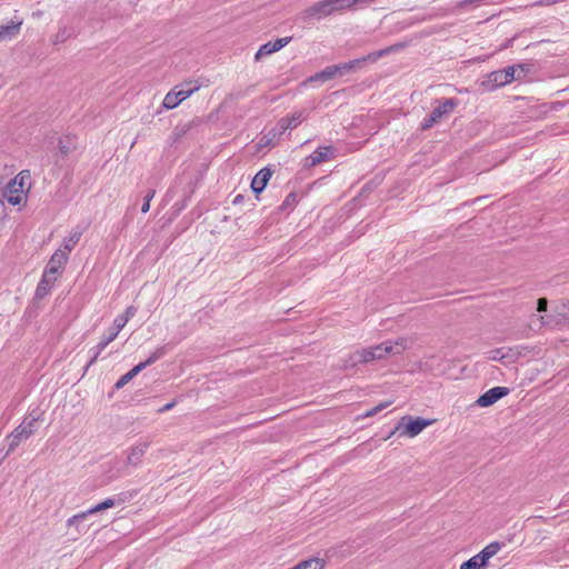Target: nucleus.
Instances as JSON below:
<instances>
[{"mask_svg": "<svg viewBox=\"0 0 569 569\" xmlns=\"http://www.w3.org/2000/svg\"><path fill=\"white\" fill-rule=\"evenodd\" d=\"M410 345L411 341L409 338L400 337L395 341L388 340L376 346L366 347L350 353L345 360L343 367L346 369L353 368L361 363L386 359L389 355H400L407 350Z\"/></svg>", "mask_w": 569, "mask_h": 569, "instance_id": "nucleus-1", "label": "nucleus"}, {"mask_svg": "<svg viewBox=\"0 0 569 569\" xmlns=\"http://www.w3.org/2000/svg\"><path fill=\"white\" fill-rule=\"evenodd\" d=\"M30 187V172L28 170L20 171L2 190L0 200L11 206H21L27 202Z\"/></svg>", "mask_w": 569, "mask_h": 569, "instance_id": "nucleus-2", "label": "nucleus"}, {"mask_svg": "<svg viewBox=\"0 0 569 569\" xmlns=\"http://www.w3.org/2000/svg\"><path fill=\"white\" fill-rule=\"evenodd\" d=\"M43 413L36 409L30 411L22 422L6 438L8 450L6 455H9L16 450V448L30 436H32L42 420Z\"/></svg>", "mask_w": 569, "mask_h": 569, "instance_id": "nucleus-3", "label": "nucleus"}, {"mask_svg": "<svg viewBox=\"0 0 569 569\" xmlns=\"http://www.w3.org/2000/svg\"><path fill=\"white\" fill-rule=\"evenodd\" d=\"M350 8V0H322L306 10L308 17L322 18Z\"/></svg>", "mask_w": 569, "mask_h": 569, "instance_id": "nucleus-4", "label": "nucleus"}, {"mask_svg": "<svg viewBox=\"0 0 569 569\" xmlns=\"http://www.w3.org/2000/svg\"><path fill=\"white\" fill-rule=\"evenodd\" d=\"M501 549L499 542H491L486 546L479 553L465 561L459 569H482L490 558L496 556Z\"/></svg>", "mask_w": 569, "mask_h": 569, "instance_id": "nucleus-5", "label": "nucleus"}, {"mask_svg": "<svg viewBox=\"0 0 569 569\" xmlns=\"http://www.w3.org/2000/svg\"><path fill=\"white\" fill-rule=\"evenodd\" d=\"M69 256H67V251L56 250L49 260L42 278V283H50L57 280L56 274L60 273L67 261Z\"/></svg>", "mask_w": 569, "mask_h": 569, "instance_id": "nucleus-6", "label": "nucleus"}, {"mask_svg": "<svg viewBox=\"0 0 569 569\" xmlns=\"http://www.w3.org/2000/svg\"><path fill=\"white\" fill-rule=\"evenodd\" d=\"M166 355V348L164 347H160L158 349H156L150 356L149 358L143 361V362H140L138 363L137 366H134L131 370H129L126 375H123L114 385V387L117 389H121L123 388L131 379H133L138 373H140L144 368H147L148 366L154 363L156 361H158L160 358H162L163 356Z\"/></svg>", "mask_w": 569, "mask_h": 569, "instance_id": "nucleus-7", "label": "nucleus"}, {"mask_svg": "<svg viewBox=\"0 0 569 569\" xmlns=\"http://www.w3.org/2000/svg\"><path fill=\"white\" fill-rule=\"evenodd\" d=\"M457 106L458 101L456 99L449 98L442 100L435 108L431 114L422 121L421 128L423 130L431 128L435 123L439 122L443 117L450 114Z\"/></svg>", "mask_w": 569, "mask_h": 569, "instance_id": "nucleus-8", "label": "nucleus"}, {"mask_svg": "<svg viewBox=\"0 0 569 569\" xmlns=\"http://www.w3.org/2000/svg\"><path fill=\"white\" fill-rule=\"evenodd\" d=\"M199 87L194 86L191 89L188 90H177V87L170 90L163 99L162 106L167 110L174 109L178 107L182 101L188 99L193 92L198 91Z\"/></svg>", "mask_w": 569, "mask_h": 569, "instance_id": "nucleus-9", "label": "nucleus"}, {"mask_svg": "<svg viewBox=\"0 0 569 569\" xmlns=\"http://www.w3.org/2000/svg\"><path fill=\"white\" fill-rule=\"evenodd\" d=\"M119 501H121V500L119 499ZM117 502H118V500H116L114 498H107L106 500L93 506L92 508L88 509L87 511H83V512L72 516L71 518L68 519L67 525L76 526V525H78L79 521L84 520L89 515H93V513L100 512L102 510L113 508L117 505Z\"/></svg>", "mask_w": 569, "mask_h": 569, "instance_id": "nucleus-10", "label": "nucleus"}, {"mask_svg": "<svg viewBox=\"0 0 569 569\" xmlns=\"http://www.w3.org/2000/svg\"><path fill=\"white\" fill-rule=\"evenodd\" d=\"M508 392L509 390L506 387L491 388L477 399L476 405L481 408L489 407L496 403L502 397L507 396Z\"/></svg>", "mask_w": 569, "mask_h": 569, "instance_id": "nucleus-11", "label": "nucleus"}, {"mask_svg": "<svg viewBox=\"0 0 569 569\" xmlns=\"http://www.w3.org/2000/svg\"><path fill=\"white\" fill-rule=\"evenodd\" d=\"M290 40H291L290 37H286V38H279L274 41H269V42L262 44L256 53V60H260L262 57H266L273 52L279 51L284 46H287L290 42Z\"/></svg>", "mask_w": 569, "mask_h": 569, "instance_id": "nucleus-12", "label": "nucleus"}, {"mask_svg": "<svg viewBox=\"0 0 569 569\" xmlns=\"http://www.w3.org/2000/svg\"><path fill=\"white\" fill-rule=\"evenodd\" d=\"M406 420H408V421L405 425L403 433H406L407 436H409L411 438L418 436L425 428H427L430 425V421H428L423 418L412 419L410 417H403L402 422Z\"/></svg>", "mask_w": 569, "mask_h": 569, "instance_id": "nucleus-13", "label": "nucleus"}, {"mask_svg": "<svg viewBox=\"0 0 569 569\" xmlns=\"http://www.w3.org/2000/svg\"><path fill=\"white\" fill-rule=\"evenodd\" d=\"M102 467L106 473L104 483H110L111 481L124 476L123 465L118 459H112L106 462Z\"/></svg>", "mask_w": 569, "mask_h": 569, "instance_id": "nucleus-14", "label": "nucleus"}, {"mask_svg": "<svg viewBox=\"0 0 569 569\" xmlns=\"http://www.w3.org/2000/svg\"><path fill=\"white\" fill-rule=\"evenodd\" d=\"M306 119L305 111H296L290 116L281 118L278 122L280 133H283L288 129H295Z\"/></svg>", "mask_w": 569, "mask_h": 569, "instance_id": "nucleus-15", "label": "nucleus"}, {"mask_svg": "<svg viewBox=\"0 0 569 569\" xmlns=\"http://www.w3.org/2000/svg\"><path fill=\"white\" fill-rule=\"evenodd\" d=\"M149 448L148 442H139L132 446L127 453V463L131 466H137L140 463L142 457L147 452Z\"/></svg>", "mask_w": 569, "mask_h": 569, "instance_id": "nucleus-16", "label": "nucleus"}, {"mask_svg": "<svg viewBox=\"0 0 569 569\" xmlns=\"http://www.w3.org/2000/svg\"><path fill=\"white\" fill-rule=\"evenodd\" d=\"M272 176V171L269 168H263L257 172L251 181V189L256 193H260L263 191L266 186L268 184L270 178Z\"/></svg>", "mask_w": 569, "mask_h": 569, "instance_id": "nucleus-17", "label": "nucleus"}, {"mask_svg": "<svg viewBox=\"0 0 569 569\" xmlns=\"http://www.w3.org/2000/svg\"><path fill=\"white\" fill-rule=\"evenodd\" d=\"M332 152L333 149L330 146L317 148L308 158L309 164L313 167L326 161Z\"/></svg>", "mask_w": 569, "mask_h": 569, "instance_id": "nucleus-18", "label": "nucleus"}, {"mask_svg": "<svg viewBox=\"0 0 569 569\" xmlns=\"http://www.w3.org/2000/svg\"><path fill=\"white\" fill-rule=\"evenodd\" d=\"M82 231L80 230L71 231L70 234L67 238H64L62 247H60L58 250L67 251V256H69V253L72 251L76 244L80 241Z\"/></svg>", "mask_w": 569, "mask_h": 569, "instance_id": "nucleus-19", "label": "nucleus"}, {"mask_svg": "<svg viewBox=\"0 0 569 569\" xmlns=\"http://www.w3.org/2000/svg\"><path fill=\"white\" fill-rule=\"evenodd\" d=\"M114 339V336L110 335L109 331H107V333L101 338L98 345L92 349L93 356L90 363H93L98 359L99 355L106 349V347Z\"/></svg>", "mask_w": 569, "mask_h": 569, "instance_id": "nucleus-20", "label": "nucleus"}, {"mask_svg": "<svg viewBox=\"0 0 569 569\" xmlns=\"http://www.w3.org/2000/svg\"><path fill=\"white\" fill-rule=\"evenodd\" d=\"M21 22L0 26V41L12 39L19 33Z\"/></svg>", "mask_w": 569, "mask_h": 569, "instance_id": "nucleus-21", "label": "nucleus"}, {"mask_svg": "<svg viewBox=\"0 0 569 569\" xmlns=\"http://www.w3.org/2000/svg\"><path fill=\"white\" fill-rule=\"evenodd\" d=\"M325 568V561L320 558H310L300 561L295 567L290 569H323Z\"/></svg>", "mask_w": 569, "mask_h": 569, "instance_id": "nucleus-22", "label": "nucleus"}, {"mask_svg": "<svg viewBox=\"0 0 569 569\" xmlns=\"http://www.w3.org/2000/svg\"><path fill=\"white\" fill-rule=\"evenodd\" d=\"M392 50V48H386V49H382V50H379L377 52H372V53H369L367 57L360 59V60H355L353 62L350 63V68H352L355 64H359L360 62H365V61H371V62H376L379 58H381L382 56L389 53L390 51Z\"/></svg>", "mask_w": 569, "mask_h": 569, "instance_id": "nucleus-23", "label": "nucleus"}, {"mask_svg": "<svg viewBox=\"0 0 569 569\" xmlns=\"http://www.w3.org/2000/svg\"><path fill=\"white\" fill-rule=\"evenodd\" d=\"M509 349L506 348H497L493 350H490L487 353V359L491 361H503L509 356Z\"/></svg>", "mask_w": 569, "mask_h": 569, "instance_id": "nucleus-24", "label": "nucleus"}, {"mask_svg": "<svg viewBox=\"0 0 569 569\" xmlns=\"http://www.w3.org/2000/svg\"><path fill=\"white\" fill-rule=\"evenodd\" d=\"M489 80L493 82L496 86L501 87L508 84L507 77L503 74L501 70L491 72L489 74Z\"/></svg>", "mask_w": 569, "mask_h": 569, "instance_id": "nucleus-25", "label": "nucleus"}, {"mask_svg": "<svg viewBox=\"0 0 569 569\" xmlns=\"http://www.w3.org/2000/svg\"><path fill=\"white\" fill-rule=\"evenodd\" d=\"M390 405H391V401L381 402L378 406H376L372 409L365 412L363 417H366V418L372 417V416L377 415L378 412L382 411L383 409H386L387 407H389Z\"/></svg>", "mask_w": 569, "mask_h": 569, "instance_id": "nucleus-26", "label": "nucleus"}, {"mask_svg": "<svg viewBox=\"0 0 569 569\" xmlns=\"http://www.w3.org/2000/svg\"><path fill=\"white\" fill-rule=\"evenodd\" d=\"M153 196H154V190H150L148 192L146 199H144V202H143L142 207H141V211L143 213H147L149 211V209H150V201L153 198Z\"/></svg>", "mask_w": 569, "mask_h": 569, "instance_id": "nucleus-27", "label": "nucleus"}, {"mask_svg": "<svg viewBox=\"0 0 569 569\" xmlns=\"http://www.w3.org/2000/svg\"><path fill=\"white\" fill-rule=\"evenodd\" d=\"M49 295V287H37L34 299H42Z\"/></svg>", "mask_w": 569, "mask_h": 569, "instance_id": "nucleus-28", "label": "nucleus"}, {"mask_svg": "<svg viewBox=\"0 0 569 569\" xmlns=\"http://www.w3.org/2000/svg\"><path fill=\"white\" fill-rule=\"evenodd\" d=\"M127 323V318H123L121 315L117 316L116 319L113 320V326L120 328L121 330L124 328Z\"/></svg>", "mask_w": 569, "mask_h": 569, "instance_id": "nucleus-29", "label": "nucleus"}, {"mask_svg": "<svg viewBox=\"0 0 569 569\" xmlns=\"http://www.w3.org/2000/svg\"><path fill=\"white\" fill-rule=\"evenodd\" d=\"M137 309L133 306H130L126 309V311L121 315L123 318H127L129 321L132 317H134Z\"/></svg>", "mask_w": 569, "mask_h": 569, "instance_id": "nucleus-30", "label": "nucleus"}, {"mask_svg": "<svg viewBox=\"0 0 569 569\" xmlns=\"http://www.w3.org/2000/svg\"><path fill=\"white\" fill-rule=\"evenodd\" d=\"M335 72H336V70L330 68L328 70L322 71L320 74L317 76V78H320L322 80H328L335 74Z\"/></svg>", "mask_w": 569, "mask_h": 569, "instance_id": "nucleus-31", "label": "nucleus"}, {"mask_svg": "<svg viewBox=\"0 0 569 569\" xmlns=\"http://www.w3.org/2000/svg\"><path fill=\"white\" fill-rule=\"evenodd\" d=\"M503 74L507 77V81L510 83L515 79V68L509 67L505 70H501Z\"/></svg>", "mask_w": 569, "mask_h": 569, "instance_id": "nucleus-32", "label": "nucleus"}, {"mask_svg": "<svg viewBox=\"0 0 569 569\" xmlns=\"http://www.w3.org/2000/svg\"><path fill=\"white\" fill-rule=\"evenodd\" d=\"M547 306H548V301L546 298H540L538 300V307H537V310L539 312H542V311H546L547 310Z\"/></svg>", "mask_w": 569, "mask_h": 569, "instance_id": "nucleus-33", "label": "nucleus"}, {"mask_svg": "<svg viewBox=\"0 0 569 569\" xmlns=\"http://www.w3.org/2000/svg\"><path fill=\"white\" fill-rule=\"evenodd\" d=\"M174 406H176V401L169 402V403L164 405L163 407H161L160 409H158V412L159 413L167 412V411L171 410Z\"/></svg>", "mask_w": 569, "mask_h": 569, "instance_id": "nucleus-34", "label": "nucleus"}, {"mask_svg": "<svg viewBox=\"0 0 569 569\" xmlns=\"http://www.w3.org/2000/svg\"><path fill=\"white\" fill-rule=\"evenodd\" d=\"M108 331L110 335H113L114 338H117L121 329L112 325V327Z\"/></svg>", "mask_w": 569, "mask_h": 569, "instance_id": "nucleus-35", "label": "nucleus"}, {"mask_svg": "<svg viewBox=\"0 0 569 569\" xmlns=\"http://www.w3.org/2000/svg\"><path fill=\"white\" fill-rule=\"evenodd\" d=\"M549 325H550V322L548 320H545V317L540 318V326L539 327L549 326Z\"/></svg>", "mask_w": 569, "mask_h": 569, "instance_id": "nucleus-36", "label": "nucleus"}, {"mask_svg": "<svg viewBox=\"0 0 569 569\" xmlns=\"http://www.w3.org/2000/svg\"><path fill=\"white\" fill-rule=\"evenodd\" d=\"M556 3V0H545V1H540V4H545V6H549V4H553Z\"/></svg>", "mask_w": 569, "mask_h": 569, "instance_id": "nucleus-37", "label": "nucleus"}]
</instances>
